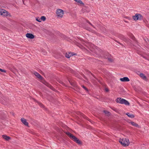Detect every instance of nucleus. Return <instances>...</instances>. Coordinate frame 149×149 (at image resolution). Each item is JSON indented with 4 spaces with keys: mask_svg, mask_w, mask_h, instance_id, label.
<instances>
[{
    "mask_svg": "<svg viewBox=\"0 0 149 149\" xmlns=\"http://www.w3.org/2000/svg\"><path fill=\"white\" fill-rule=\"evenodd\" d=\"M119 142L125 147L128 146L130 143L129 139L125 138H120L119 139Z\"/></svg>",
    "mask_w": 149,
    "mask_h": 149,
    "instance_id": "f257e3e1",
    "label": "nucleus"
},
{
    "mask_svg": "<svg viewBox=\"0 0 149 149\" xmlns=\"http://www.w3.org/2000/svg\"><path fill=\"white\" fill-rule=\"evenodd\" d=\"M66 134L74 141H75L78 144H81V143L80 141L75 136L71 134L69 132H67L66 133Z\"/></svg>",
    "mask_w": 149,
    "mask_h": 149,
    "instance_id": "f03ea898",
    "label": "nucleus"
},
{
    "mask_svg": "<svg viewBox=\"0 0 149 149\" xmlns=\"http://www.w3.org/2000/svg\"><path fill=\"white\" fill-rule=\"evenodd\" d=\"M116 102L117 103L124 104L126 105H129V103L127 101L121 98H117L116 100Z\"/></svg>",
    "mask_w": 149,
    "mask_h": 149,
    "instance_id": "7ed1b4c3",
    "label": "nucleus"
},
{
    "mask_svg": "<svg viewBox=\"0 0 149 149\" xmlns=\"http://www.w3.org/2000/svg\"><path fill=\"white\" fill-rule=\"evenodd\" d=\"M0 15L4 17H10L11 15L10 13L6 10L2 9L1 11Z\"/></svg>",
    "mask_w": 149,
    "mask_h": 149,
    "instance_id": "20e7f679",
    "label": "nucleus"
},
{
    "mask_svg": "<svg viewBox=\"0 0 149 149\" xmlns=\"http://www.w3.org/2000/svg\"><path fill=\"white\" fill-rule=\"evenodd\" d=\"M56 14L57 16L59 17H63L64 14L63 11L61 9H58L56 10Z\"/></svg>",
    "mask_w": 149,
    "mask_h": 149,
    "instance_id": "39448f33",
    "label": "nucleus"
},
{
    "mask_svg": "<svg viewBox=\"0 0 149 149\" xmlns=\"http://www.w3.org/2000/svg\"><path fill=\"white\" fill-rule=\"evenodd\" d=\"M133 19L135 20H140L142 19V15L139 14H136L135 15L133 16Z\"/></svg>",
    "mask_w": 149,
    "mask_h": 149,
    "instance_id": "423d86ee",
    "label": "nucleus"
},
{
    "mask_svg": "<svg viewBox=\"0 0 149 149\" xmlns=\"http://www.w3.org/2000/svg\"><path fill=\"white\" fill-rule=\"evenodd\" d=\"M120 80L123 82L129 81H130V79L127 77H125L122 78L120 79Z\"/></svg>",
    "mask_w": 149,
    "mask_h": 149,
    "instance_id": "0eeeda50",
    "label": "nucleus"
},
{
    "mask_svg": "<svg viewBox=\"0 0 149 149\" xmlns=\"http://www.w3.org/2000/svg\"><path fill=\"white\" fill-rule=\"evenodd\" d=\"M26 36L27 38L30 39H33L34 37V36L33 35L30 33H27L26 34Z\"/></svg>",
    "mask_w": 149,
    "mask_h": 149,
    "instance_id": "6e6552de",
    "label": "nucleus"
},
{
    "mask_svg": "<svg viewBox=\"0 0 149 149\" xmlns=\"http://www.w3.org/2000/svg\"><path fill=\"white\" fill-rule=\"evenodd\" d=\"M33 74L35 75L37 77L39 78L40 79H42V77L38 73L36 72H34L33 73Z\"/></svg>",
    "mask_w": 149,
    "mask_h": 149,
    "instance_id": "1a4fd4ad",
    "label": "nucleus"
},
{
    "mask_svg": "<svg viewBox=\"0 0 149 149\" xmlns=\"http://www.w3.org/2000/svg\"><path fill=\"white\" fill-rule=\"evenodd\" d=\"M21 120L22 122L25 125L28 126V123L26 122V120L24 118H22L21 119Z\"/></svg>",
    "mask_w": 149,
    "mask_h": 149,
    "instance_id": "9d476101",
    "label": "nucleus"
},
{
    "mask_svg": "<svg viewBox=\"0 0 149 149\" xmlns=\"http://www.w3.org/2000/svg\"><path fill=\"white\" fill-rule=\"evenodd\" d=\"M74 55H75V54L70 52L68 54L67 53L65 54V56L67 58H69L70 57Z\"/></svg>",
    "mask_w": 149,
    "mask_h": 149,
    "instance_id": "9b49d317",
    "label": "nucleus"
},
{
    "mask_svg": "<svg viewBox=\"0 0 149 149\" xmlns=\"http://www.w3.org/2000/svg\"><path fill=\"white\" fill-rule=\"evenodd\" d=\"M130 123L132 125L138 128L140 127V126L138 124L132 121L130 122Z\"/></svg>",
    "mask_w": 149,
    "mask_h": 149,
    "instance_id": "f8f14e48",
    "label": "nucleus"
},
{
    "mask_svg": "<svg viewBox=\"0 0 149 149\" xmlns=\"http://www.w3.org/2000/svg\"><path fill=\"white\" fill-rule=\"evenodd\" d=\"M139 76L144 80H147V78L144 74L143 73H140L139 74Z\"/></svg>",
    "mask_w": 149,
    "mask_h": 149,
    "instance_id": "ddd939ff",
    "label": "nucleus"
},
{
    "mask_svg": "<svg viewBox=\"0 0 149 149\" xmlns=\"http://www.w3.org/2000/svg\"><path fill=\"white\" fill-rule=\"evenodd\" d=\"M2 137L6 141H8L10 139L9 137L5 135H3Z\"/></svg>",
    "mask_w": 149,
    "mask_h": 149,
    "instance_id": "4468645a",
    "label": "nucleus"
},
{
    "mask_svg": "<svg viewBox=\"0 0 149 149\" xmlns=\"http://www.w3.org/2000/svg\"><path fill=\"white\" fill-rule=\"evenodd\" d=\"M126 115L130 118H132L134 117V115L132 114V113H126Z\"/></svg>",
    "mask_w": 149,
    "mask_h": 149,
    "instance_id": "2eb2a0df",
    "label": "nucleus"
},
{
    "mask_svg": "<svg viewBox=\"0 0 149 149\" xmlns=\"http://www.w3.org/2000/svg\"><path fill=\"white\" fill-rule=\"evenodd\" d=\"M75 1L77 2L78 3L80 4H83L82 2L80 0H74Z\"/></svg>",
    "mask_w": 149,
    "mask_h": 149,
    "instance_id": "dca6fc26",
    "label": "nucleus"
},
{
    "mask_svg": "<svg viewBox=\"0 0 149 149\" xmlns=\"http://www.w3.org/2000/svg\"><path fill=\"white\" fill-rule=\"evenodd\" d=\"M40 19L41 22L42 20L43 21H44L46 19V18L45 16H42L40 18Z\"/></svg>",
    "mask_w": 149,
    "mask_h": 149,
    "instance_id": "f3484780",
    "label": "nucleus"
},
{
    "mask_svg": "<svg viewBox=\"0 0 149 149\" xmlns=\"http://www.w3.org/2000/svg\"><path fill=\"white\" fill-rule=\"evenodd\" d=\"M90 45V48H93V49L95 47V46L93 45L92 44H89Z\"/></svg>",
    "mask_w": 149,
    "mask_h": 149,
    "instance_id": "a211bd4d",
    "label": "nucleus"
},
{
    "mask_svg": "<svg viewBox=\"0 0 149 149\" xmlns=\"http://www.w3.org/2000/svg\"><path fill=\"white\" fill-rule=\"evenodd\" d=\"M36 20L39 22H40L41 21L40 19V18H39V17L38 18H36Z\"/></svg>",
    "mask_w": 149,
    "mask_h": 149,
    "instance_id": "6ab92c4d",
    "label": "nucleus"
},
{
    "mask_svg": "<svg viewBox=\"0 0 149 149\" xmlns=\"http://www.w3.org/2000/svg\"><path fill=\"white\" fill-rule=\"evenodd\" d=\"M82 87L83 88H84L86 91H88V90L84 86L82 85Z\"/></svg>",
    "mask_w": 149,
    "mask_h": 149,
    "instance_id": "aec40b11",
    "label": "nucleus"
},
{
    "mask_svg": "<svg viewBox=\"0 0 149 149\" xmlns=\"http://www.w3.org/2000/svg\"><path fill=\"white\" fill-rule=\"evenodd\" d=\"M0 71H1L2 72H6V71L5 70H3V69H0Z\"/></svg>",
    "mask_w": 149,
    "mask_h": 149,
    "instance_id": "412c9836",
    "label": "nucleus"
},
{
    "mask_svg": "<svg viewBox=\"0 0 149 149\" xmlns=\"http://www.w3.org/2000/svg\"><path fill=\"white\" fill-rule=\"evenodd\" d=\"M104 112L105 113V114H109V113L108 112V111H104Z\"/></svg>",
    "mask_w": 149,
    "mask_h": 149,
    "instance_id": "4be33fe9",
    "label": "nucleus"
},
{
    "mask_svg": "<svg viewBox=\"0 0 149 149\" xmlns=\"http://www.w3.org/2000/svg\"><path fill=\"white\" fill-rule=\"evenodd\" d=\"M39 105L41 107H42L43 108L44 107V106L40 103H39Z\"/></svg>",
    "mask_w": 149,
    "mask_h": 149,
    "instance_id": "5701e85b",
    "label": "nucleus"
},
{
    "mask_svg": "<svg viewBox=\"0 0 149 149\" xmlns=\"http://www.w3.org/2000/svg\"><path fill=\"white\" fill-rule=\"evenodd\" d=\"M105 91L106 92H108L109 91V89L107 88H105Z\"/></svg>",
    "mask_w": 149,
    "mask_h": 149,
    "instance_id": "b1692460",
    "label": "nucleus"
},
{
    "mask_svg": "<svg viewBox=\"0 0 149 149\" xmlns=\"http://www.w3.org/2000/svg\"><path fill=\"white\" fill-rule=\"evenodd\" d=\"M108 60H109V61H112V60L111 59V58H108Z\"/></svg>",
    "mask_w": 149,
    "mask_h": 149,
    "instance_id": "393cba45",
    "label": "nucleus"
},
{
    "mask_svg": "<svg viewBox=\"0 0 149 149\" xmlns=\"http://www.w3.org/2000/svg\"><path fill=\"white\" fill-rule=\"evenodd\" d=\"M144 58H145L146 59L149 60V56L147 57V58H146V57H145V58L144 57Z\"/></svg>",
    "mask_w": 149,
    "mask_h": 149,
    "instance_id": "a878e982",
    "label": "nucleus"
},
{
    "mask_svg": "<svg viewBox=\"0 0 149 149\" xmlns=\"http://www.w3.org/2000/svg\"><path fill=\"white\" fill-rule=\"evenodd\" d=\"M60 83L61 84H64L63 83V82L62 81H61L60 82Z\"/></svg>",
    "mask_w": 149,
    "mask_h": 149,
    "instance_id": "bb28decb",
    "label": "nucleus"
},
{
    "mask_svg": "<svg viewBox=\"0 0 149 149\" xmlns=\"http://www.w3.org/2000/svg\"><path fill=\"white\" fill-rule=\"evenodd\" d=\"M89 23L90 24H91V25H92V26H93V25L90 23V22H89Z\"/></svg>",
    "mask_w": 149,
    "mask_h": 149,
    "instance_id": "cd10ccee",
    "label": "nucleus"
},
{
    "mask_svg": "<svg viewBox=\"0 0 149 149\" xmlns=\"http://www.w3.org/2000/svg\"><path fill=\"white\" fill-rule=\"evenodd\" d=\"M92 51H93V50L92 49H91V50Z\"/></svg>",
    "mask_w": 149,
    "mask_h": 149,
    "instance_id": "c85d7f7f",
    "label": "nucleus"
},
{
    "mask_svg": "<svg viewBox=\"0 0 149 149\" xmlns=\"http://www.w3.org/2000/svg\"><path fill=\"white\" fill-rule=\"evenodd\" d=\"M71 84H72V83H71Z\"/></svg>",
    "mask_w": 149,
    "mask_h": 149,
    "instance_id": "c756f323",
    "label": "nucleus"
},
{
    "mask_svg": "<svg viewBox=\"0 0 149 149\" xmlns=\"http://www.w3.org/2000/svg\"><path fill=\"white\" fill-rule=\"evenodd\" d=\"M71 84H72V83H71Z\"/></svg>",
    "mask_w": 149,
    "mask_h": 149,
    "instance_id": "7c9ffc66",
    "label": "nucleus"
}]
</instances>
